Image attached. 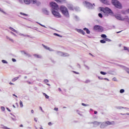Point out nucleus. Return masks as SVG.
Listing matches in <instances>:
<instances>
[{"label":"nucleus","mask_w":129,"mask_h":129,"mask_svg":"<svg viewBox=\"0 0 129 129\" xmlns=\"http://www.w3.org/2000/svg\"><path fill=\"white\" fill-rule=\"evenodd\" d=\"M105 40H106V41H107V42H111V40H110L108 38H106Z\"/></svg>","instance_id":"nucleus-44"},{"label":"nucleus","mask_w":129,"mask_h":129,"mask_svg":"<svg viewBox=\"0 0 129 129\" xmlns=\"http://www.w3.org/2000/svg\"><path fill=\"white\" fill-rule=\"evenodd\" d=\"M43 14L45 15H49V11L47 10V9H43Z\"/></svg>","instance_id":"nucleus-19"},{"label":"nucleus","mask_w":129,"mask_h":129,"mask_svg":"<svg viewBox=\"0 0 129 129\" xmlns=\"http://www.w3.org/2000/svg\"><path fill=\"white\" fill-rule=\"evenodd\" d=\"M50 7L52 8L51 12L52 15L55 17V18H61V14L59 13L58 10H59V7L58 5L55 2H51L50 3Z\"/></svg>","instance_id":"nucleus-1"},{"label":"nucleus","mask_w":129,"mask_h":129,"mask_svg":"<svg viewBox=\"0 0 129 129\" xmlns=\"http://www.w3.org/2000/svg\"><path fill=\"white\" fill-rule=\"evenodd\" d=\"M18 35H19V36H21V37H30L29 35H25L24 34H22V33H17Z\"/></svg>","instance_id":"nucleus-18"},{"label":"nucleus","mask_w":129,"mask_h":129,"mask_svg":"<svg viewBox=\"0 0 129 129\" xmlns=\"http://www.w3.org/2000/svg\"><path fill=\"white\" fill-rule=\"evenodd\" d=\"M77 67H78V68H80V64H78Z\"/></svg>","instance_id":"nucleus-57"},{"label":"nucleus","mask_w":129,"mask_h":129,"mask_svg":"<svg viewBox=\"0 0 129 129\" xmlns=\"http://www.w3.org/2000/svg\"><path fill=\"white\" fill-rule=\"evenodd\" d=\"M27 83H28V84H32V83H31V82H27Z\"/></svg>","instance_id":"nucleus-62"},{"label":"nucleus","mask_w":129,"mask_h":129,"mask_svg":"<svg viewBox=\"0 0 129 129\" xmlns=\"http://www.w3.org/2000/svg\"><path fill=\"white\" fill-rule=\"evenodd\" d=\"M37 24H38L39 25H40V26H41V27H43V28H46V26L45 25H43L41 24H40L39 22H37Z\"/></svg>","instance_id":"nucleus-34"},{"label":"nucleus","mask_w":129,"mask_h":129,"mask_svg":"<svg viewBox=\"0 0 129 129\" xmlns=\"http://www.w3.org/2000/svg\"><path fill=\"white\" fill-rule=\"evenodd\" d=\"M19 79V77H16L12 79V82H15L16 80H18Z\"/></svg>","instance_id":"nucleus-26"},{"label":"nucleus","mask_w":129,"mask_h":129,"mask_svg":"<svg viewBox=\"0 0 129 129\" xmlns=\"http://www.w3.org/2000/svg\"><path fill=\"white\" fill-rule=\"evenodd\" d=\"M30 4H33V5H36V6H40L41 5V2L37 0H30Z\"/></svg>","instance_id":"nucleus-9"},{"label":"nucleus","mask_w":129,"mask_h":129,"mask_svg":"<svg viewBox=\"0 0 129 129\" xmlns=\"http://www.w3.org/2000/svg\"><path fill=\"white\" fill-rule=\"evenodd\" d=\"M33 56L35 57V58H42V55H39V54H34Z\"/></svg>","instance_id":"nucleus-21"},{"label":"nucleus","mask_w":129,"mask_h":129,"mask_svg":"<svg viewBox=\"0 0 129 129\" xmlns=\"http://www.w3.org/2000/svg\"><path fill=\"white\" fill-rule=\"evenodd\" d=\"M121 115H126V113H120Z\"/></svg>","instance_id":"nucleus-53"},{"label":"nucleus","mask_w":129,"mask_h":129,"mask_svg":"<svg viewBox=\"0 0 129 129\" xmlns=\"http://www.w3.org/2000/svg\"><path fill=\"white\" fill-rule=\"evenodd\" d=\"M7 110H8V111L11 112V110L9 108H7Z\"/></svg>","instance_id":"nucleus-55"},{"label":"nucleus","mask_w":129,"mask_h":129,"mask_svg":"<svg viewBox=\"0 0 129 129\" xmlns=\"http://www.w3.org/2000/svg\"><path fill=\"white\" fill-rule=\"evenodd\" d=\"M0 12H1V13H2V14H3V15H8V14L6 13V12L5 11V10H4V9H3L1 8H0Z\"/></svg>","instance_id":"nucleus-20"},{"label":"nucleus","mask_w":129,"mask_h":129,"mask_svg":"<svg viewBox=\"0 0 129 129\" xmlns=\"http://www.w3.org/2000/svg\"><path fill=\"white\" fill-rule=\"evenodd\" d=\"M43 94L44 96H45V98H46V99H49V96L46 95V94L45 93H43Z\"/></svg>","instance_id":"nucleus-25"},{"label":"nucleus","mask_w":129,"mask_h":129,"mask_svg":"<svg viewBox=\"0 0 129 129\" xmlns=\"http://www.w3.org/2000/svg\"><path fill=\"white\" fill-rule=\"evenodd\" d=\"M9 29L11 30V32H14V33H16V34L19 33V32H18V31H17L16 29L12 27H9Z\"/></svg>","instance_id":"nucleus-12"},{"label":"nucleus","mask_w":129,"mask_h":129,"mask_svg":"<svg viewBox=\"0 0 129 129\" xmlns=\"http://www.w3.org/2000/svg\"><path fill=\"white\" fill-rule=\"evenodd\" d=\"M124 89H122L120 90V93H124Z\"/></svg>","instance_id":"nucleus-32"},{"label":"nucleus","mask_w":129,"mask_h":129,"mask_svg":"<svg viewBox=\"0 0 129 129\" xmlns=\"http://www.w3.org/2000/svg\"><path fill=\"white\" fill-rule=\"evenodd\" d=\"M98 79H100V80H103V78H102V77H98Z\"/></svg>","instance_id":"nucleus-47"},{"label":"nucleus","mask_w":129,"mask_h":129,"mask_svg":"<svg viewBox=\"0 0 129 129\" xmlns=\"http://www.w3.org/2000/svg\"><path fill=\"white\" fill-rule=\"evenodd\" d=\"M44 82H45V83H48V82H49V80H44Z\"/></svg>","instance_id":"nucleus-43"},{"label":"nucleus","mask_w":129,"mask_h":129,"mask_svg":"<svg viewBox=\"0 0 129 129\" xmlns=\"http://www.w3.org/2000/svg\"><path fill=\"white\" fill-rule=\"evenodd\" d=\"M114 121H105L103 122H101V124H100V128H104L106 127V126L108 125H111L115 124Z\"/></svg>","instance_id":"nucleus-2"},{"label":"nucleus","mask_w":129,"mask_h":129,"mask_svg":"<svg viewBox=\"0 0 129 129\" xmlns=\"http://www.w3.org/2000/svg\"><path fill=\"white\" fill-rule=\"evenodd\" d=\"M39 108H40V110H41V111L42 112H44V110H43V109L42 108V107H39Z\"/></svg>","instance_id":"nucleus-49"},{"label":"nucleus","mask_w":129,"mask_h":129,"mask_svg":"<svg viewBox=\"0 0 129 129\" xmlns=\"http://www.w3.org/2000/svg\"><path fill=\"white\" fill-rule=\"evenodd\" d=\"M48 125H52V123L51 122H48Z\"/></svg>","instance_id":"nucleus-54"},{"label":"nucleus","mask_w":129,"mask_h":129,"mask_svg":"<svg viewBox=\"0 0 129 129\" xmlns=\"http://www.w3.org/2000/svg\"><path fill=\"white\" fill-rule=\"evenodd\" d=\"M8 32H9L10 34H12V35H13V36H15V37H17V34H16L15 33L13 32L12 31H10V30H8Z\"/></svg>","instance_id":"nucleus-24"},{"label":"nucleus","mask_w":129,"mask_h":129,"mask_svg":"<svg viewBox=\"0 0 129 129\" xmlns=\"http://www.w3.org/2000/svg\"><path fill=\"white\" fill-rule=\"evenodd\" d=\"M2 63H4V64H8V61L6 60H2Z\"/></svg>","instance_id":"nucleus-28"},{"label":"nucleus","mask_w":129,"mask_h":129,"mask_svg":"<svg viewBox=\"0 0 129 129\" xmlns=\"http://www.w3.org/2000/svg\"><path fill=\"white\" fill-rule=\"evenodd\" d=\"M89 82H90V80H87L85 81V83H89Z\"/></svg>","instance_id":"nucleus-46"},{"label":"nucleus","mask_w":129,"mask_h":129,"mask_svg":"<svg viewBox=\"0 0 129 129\" xmlns=\"http://www.w3.org/2000/svg\"><path fill=\"white\" fill-rule=\"evenodd\" d=\"M82 105H83V106H89V104H88L82 103Z\"/></svg>","instance_id":"nucleus-30"},{"label":"nucleus","mask_w":129,"mask_h":129,"mask_svg":"<svg viewBox=\"0 0 129 129\" xmlns=\"http://www.w3.org/2000/svg\"><path fill=\"white\" fill-rule=\"evenodd\" d=\"M1 109L3 111H5L6 108H5V107L2 106L1 107Z\"/></svg>","instance_id":"nucleus-40"},{"label":"nucleus","mask_w":129,"mask_h":129,"mask_svg":"<svg viewBox=\"0 0 129 129\" xmlns=\"http://www.w3.org/2000/svg\"><path fill=\"white\" fill-rule=\"evenodd\" d=\"M101 37L102 38H106V35H105V34H102V35H101Z\"/></svg>","instance_id":"nucleus-35"},{"label":"nucleus","mask_w":129,"mask_h":129,"mask_svg":"<svg viewBox=\"0 0 129 129\" xmlns=\"http://www.w3.org/2000/svg\"><path fill=\"white\" fill-rule=\"evenodd\" d=\"M42 46L45 49H46V50H48V51H50L51 52L54 51L52 48L48 47L47 46H46L44 44H42Z\"/></svg>","instance_id":"nucleus-11"},{"label":"nucleus","mask_w":129,"mask_h":129,"mask_svg":"<svg viewBox=\"0 0 129 129\" xmlns=\"http://www.w3.org/2000/svg\"><path fill=\"white\" fill-rule=\"evenodd\" d=\"M77 111L78 114H80V112H79V110H77Z\"/></svg>","instance_id":"nucleus-61"},{"label":"nucleus","mask_w":129,"mask_h":129,"mask_svg":"<svg viewBox=\"0 0 129 129\" xmlns=\"http://www.w3.org/2000/svg\"><path fill=\"white\" fill-rule=\"evenodd\" d=\"M24 2L26 5H30V0H24Z\"/></svg>","instance_id":"nucleus-23"},{"label":"nucleus","mask_w":129,"mask_h":129,"mask_svg":"<svg viewBox=\"0 0 129 129\" xmlns=\"http://www.w3.org/2000/svg\"><path fill=\"white\" fill-rule=\"evenodd\" d=\"M31 113H34V110H31Z\"/></svg>","instance_id":"nucleus-59"},{"label":"nucleus","mask_w":129,"mask_h":129,"mask_svg":"<svg viewBox=\"0 0 129 129\" xmlns=\"http://www.w3.org/2000/svg\"><path fill=\"white\" fill-rule=\"evenodd\" d=\"M77 32L80 33V34H82V35H85V32L82 29H77Z\"/></svg>","instance_id":"nucleus-14"},{"label":"nucleus","mask_w":129,"mask_h":129,"mask_svg":"<svg viewBox=\"0 0 129 129\" xmlns=\"http://www.w3.org/2000/svg\"><path fill=\"white\" fill-rule=\"evenodd\" d=\"M74 73H75V74H79V73L75 72V71H73Z\"/></svg>","instance_id":"nucleus-52"},{"label":"nucleus","mask_w":129,"mask_h":129,"mask_svg":"<svg viewBox=\"0 0 129 129\" xmlns=\"http://www.w3.org/2000/svg\"><path fill=\"white\" fill-rule=\"evenodd\" d=\"M9 84H10V85H14V84L12 82H10Z\"/></svg>","instance_id":"nucleus-56"},{"label":"nucleus","mask_w":129,"mask_h":129,"mask_svg":"<svg viewBox=\"0 0 129 129\" xmlns=\"http://www.w3.org/2000/svg\"><path fill=\"white\" fill-rule=\"evenodd\" d=\"M112 4L115 7V8H117V9H122V6H121V4L118 2L117 0H112Z\"/></svg>","instance_id":"nucleus-5"},{"label":"nucleus","mask_w":129,"mask_h":129,"mask_svg":"<svg viewBox=\"0 0 129 129\" xmlns=\"http://www.w3.org/2000/svg\"><path fill=\"white\" fill-rule=\"evenodd\" d=\"M83 30H84V31H85L86 33H87V34H90V31L88 28H84L83 29Z\"/></svg>","instance_id":"nucleus-17"},{"label":"nucleus","mask_w":129,"mask_h":129,"mask_svg":"<svg viewBox=\"0 0 129 129\" xmlns=\"http://www.w3.org/2000/svg\"><path fill=\"white\" fill-rule=\"evenodd\" d=\"M6 39L7 40H9V41H10L11 42H12V43H14V39L11 38L10 37H9V36H6Z\"/></svg>","instance_id":"nucleus-22"},{"label":"nucleus","mask_w":129,"mask_h":129,"mask_svg":"<svg viewBox=\"0 0 129 129\" xmlns=\"http://www.w3.org/2000/svg\"><path fill=\"white\" fill-rule=\"evenodd\" d=\"M100 74L102 75H106V73H105L104 72H100Z\"/></svg>","instance_id":"nucleus-37"},{"label":"nucleus","mask_w":129,"mask_h":129,"mask_svg":"<svg viewBox=\"0 0 129 129\" xmlns=\"http://www.w3.org/2000/svg\"><path fill=\"white\" fill-rule=\"evenodd\" d=\"M83 4H84V6H85L86 8H88V9H94L93 6L95 7V5L94 4L92 5L88 2L85 1L83 2Z\"/></svg>","instance_id":"nucleus-6"},{"label":"nucleus","mask_w":129,"mask_h":129,"mask_svg":"<svg viewBox=\"0 0 129 129\" xmlns=\"http://www.w3.org/2000/svg\"><path fill=\"white\" fill-rule=\"evenodd\" d=\"M116 108L117 109H121V108H124V107H122V106H117V107H116Z\"/></svg>","instance_id":"nucleus-27"},{"label":"nucleus","mask_w":129,"mask_h":129,"mask_svg":"<svg viewBox=\"0 0 129 129\" xmlns=\"http://www.w3.org/2000/svg\"><path fill=\"white\" fill-rule=\"evenodd\" d=\"M20 127H23V124H21V125H20Z\"/></svg>","instance_id":"nucleus-64"},{"label":"nucleus","mask_w":129,"mask_h":129,"mask_svg":"<svg viewBox=\"0 0 129 129\" xmlns=\"http://www.w3.org/2000/svg\"><path fill=\"white\" fill-rule=\"evenodd\" d=\"M93 30L97 32H103V27L99 25H95L93 27Z\"/></svg>","instance_id":"nucleus-7"},{"label":"nucleus","mask_w":129,"mask_h":129,"mask_svg":"<svg viewBox=\"0 0 129 129\" xmlns=\"http://www.w3.org/2000/svg\"><path fill=\"white\" fill-rule=\"evenodd\" d=\"M124 50H127L128 52L129 48H128L127 47L124 46Z\"/></svg>","instance_id":"nucleus-39"},{"label":"nucleus","mask_w":129,"mask_h":129,"mask_svg":"<svg viewBox=\"0 0 129 129\" xmlns=\"http://www.w3.org/2000/svg\"><path fill=\"white\" fill-rule=\"evenodd\" d=\"M9 29L11 30V32H14V33H16V34L19 33V32H18V31H17L16 29L12 27H9Z\"/></svg>","instance_id":"nucleus-13"},{"label":"nucleus","mask_w":129,"mask_h":129,"mask_svg":"<svg viewBox=\"0 0 129 129\" xmlns=\"http://www.w3.org/2000/svg\"><path fill=\"white\" fill-rule=\"evenodd\" d=\"M101 3L104 4V5H109V1L107 0H100Z\"/></svg>","instance_id":"nucleus-15"},{"label":"nucleus","mask_w":129,"mask_h":129,"mask_svg":"<svg viewBox=\"0 0 129 129\" xmlns=\"http://www.w3.org/2000/svg\"><path fill=\"white\" fill-rule=\"evenodd\" d=\"M20 15H22V16H28V15L25 14V13H20Z\"/></svg>","instance_id":"nucleus-42"},{"label":"nucleus","mask_w":129,"mask_h":129,"mask_svg":"<svg viewBox=\"0 0 129 129\" xmlns=\"http://www.w3.org/2000/svg\"><path fill=\"white\" fill-rule=\"evenodd\" d=\"M60 9L62 14L64 16V17H66V18H69V12H68L67 8L64 6H60Z\"/></svg>","instance_id":"nucleus-4"},{"label":"nucleus","mask_w":129,"mask_h":129,"mask_svg":"<svg viewBox=\"0 0 129 129\" xmlns=\"http://www.w3.org/2000/svg\"><path fill=\"white\" fill-rule=\"evenodd\" d=\"M20 107H23L24 106V105H23V102H22V101H20Z\"/></svg>","instance_id":"nucleus-29"},{"label":"nucleus","mask_w":129,"mask_h":129,"mask_svg":"<svg viewBox=\"0 0 129 129\" xmlns=\"http://www.w3.org/2000/svg\"><path fill=\"white\" fill-rule=\"evenodd\" d=\"M86 69H87V70H89V67L87 66V65H84Z\"/></svg>","instance_id":"nucleus-38"},{"label":"nucleus","mask_w":129,"mask_h":129,"mask_svg":"<svg viewBox=\"0 0 129 129\" xmlns=\"http://www.w3.org/2000/svg\"><path fill=\"white\" fill-rule=\"evenodd\" d=\"M11 118L14 120V121H16V120H17V119H16L15 118L11 117Z\"/></svg>","instance_id":"nucleus-51"},{"label":"nucleus","mask_w":129,"mask_h":129,"mask_svg":"<svg viewBox=\"0 0 129 129\" xmlns=\"http://www.w3.org/2000/svg\"><path fill=\"white\" fill-rule=\"evenodd\" d=\"M97 114V111H94V114Z\"/></svg>","instance_id":"nucleus-60"},{"label":"nucleus","mask_w":129,"mask_h":129,"mask_svg":"<svg viewBox=\"0 0 129 129\" xmlns=\"http://www.w3.org/2000/svg\"><path fill=\"white\" fill-rule=\"evenodd\" d=\"M67 7L71 11H73V6L71 4H68Z\"/></svg>","instance_id":"nucleus-16"},{"label":"nucleus","mask_w":129,"mask_h":129,"mask_svg":"<svg viewBox=\"0 0 129 129\" xmlns=\"http://www.w3.org/2000/svg\"><path fill=\"white\" fill-rule=\"evenodd\" d=\"M100 11L104 13L105 17H108L109 15L112 14V11L108 8H102Z\"/></svg>","instance_id":"nucleus-3"},{"label":"nucleus","mask_w":129,"mask_h":129,"mask_svg":"<svg viewBox=\"0 0 129 129\" xmlns=\"http://www.w3.org/2000/svg\"><path fill=\"white\" fill-rule=\"evenodd\" d=\"M100 43H102V44H105V43H106V41L104 40H101Z\"/></svg>","instance_id":"nucleus-31"},{"label":"nucleus","mask_w":129,"mask_h":129,"mask_svg":"<svg viewBox=\"0 0 129 129\" xmlns=\"http://www.w3.org/2000/svg\"><path fill=\"white\" fill-rule=\"evenodd\" d=\"M58 55H59V56H62V57H68L69 56V54L67 53H64L61 51L57 52Z\"/></svg>","instance_id":"nucleus-10"},{"label":"nucleus","mask_w":129,"mask_h":129,"mask_svg":"<svg viewBox=\"0 0 129 129\" xmlns=\"http://www.w3.org/2000/svg\"><path fill=\"white\" fill-rule=\"evenodd\" d=\"M113 81H117V80H116V78H113L112 79Z\"/></svg>","instance_id":"nucleus-45"},{"label":"nucleus","mask_w":129,"mask_h":129,"mask_svg":"<svg viewBox=\"0 0 129 129\" xmlns=\"http://www.w3.org/2000/svg\"><path fill=\"white\" fill-rule=\"evenodd\" d=\"M126 12L129 13V9L126 10Z\"/></svg>","instance_id":"nucleus-63"},{"label":"nucleus","mask_w":129,"mask_h":129,"mask_svg":"<svg viewBox=\"0 0 129 129\" xmlns=\"http://www.w3.org/2000/svg\"><path fill=\"white\" fill-rule=\"evenodd\" d=\"M56 3H58V4L60 3H62V0H54Z\"/></svg>","instance_id":"nucleus-36"},{"label":"nucleus","mask_w":129,"mask_h":129,"mask_svg":"<svg viewBox=\"0 0 129 129\" xmlns=\"http://www.w3.org/2000/svg\"><path fill=\"white\" fill-rule=\"evenodd\" d=\"M53 35H54V36H57V37H62L61 35H60L57 33H54Z\"/></svg>","instance_id":"nucleus-33"},{"label":"nucleus","mask_w":129,"mask_h":129,"mask_svg":"<svg viewBox=\"0 0 129 129\" xmlns=\"http://www.w3.org/2000/svg\"><path fill=\"white\" fill-rule=\"evenodd\" d=\"M34 119L37 122V118H34Z\"/></svg>","instance_id":"nucleus-58"},{"label":"nucleus","mask_w":129,"mask_h":129,"mask_svg":"<svg viewBox=\"0 0 129 129\" xmlns=\"http://www.w3.org/2000/svg\"><path fill=\"white\" fill-rule=\"evenodd\" d=\"M89 124L92 123L94 127H96L98 126V125H100L101 124V122H98L97 121H95L94 122H89Z\"/></svg>","instance_id":"nucleus-8"},{"label":"nucleus","mask_w":129,"mask_h":129,"mask_svg":"<svg viewBox=\"0 0 129 129\" xmlns=\"http://www.w3.org/2000/svg\"><path fill=\"white\" fill-rule=\"evenodd\" d=\"M12 61H13V62H16L17 60L15 58H12Z\"/></svg>","instance_id":"nucleus-48"},{"label":"nucleus","mask_w":129,"mask_h":129,"mask_svg":"<svg viewBox=\"0 0 129 129\" xmlns=\"http://www.w3.org/2000/svg\"><path fill=\"white\" fill-rule=\"evenodd\" d=\"M54 110H55L56 111H58V108L57 107L54 108Z\"/></svg>","instance_id":"nucleus-50"},{"label":"nucleus","mask_w":129,"mask_h":129,"mask_svg":"<svg viewBox=\"0 0 129 129\" xmlns=\"http://www.w3.org/2000/svg\"><path fill=\"white\" fill-rule=\"evenodd\" d=\"M98 16L100 17V18H102L103 16H102V14H101V13H99L98 14Z\"/></svg>","instance_id":"nucleus-41"}]
</instances>
